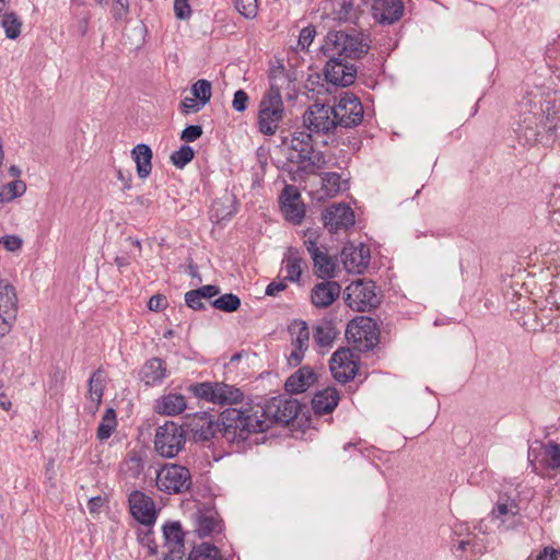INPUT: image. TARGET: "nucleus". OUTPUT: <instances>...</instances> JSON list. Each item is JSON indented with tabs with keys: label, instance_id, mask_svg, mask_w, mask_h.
<instances>
[{
	"label": "nucleus",
	"instance_id": "34",
	"mask_svg": "<svg viewBox=\"0 0 560 560\" xmlns=\"http://www.w3.org/2000/svg\"><path fill=\"white\" fill-rule=\"evenodd\" d=\"M220 550L209 542L195 546L188 556V560H220Z\"/></svg>",
	"mask_w": 560,
	"mask_h": 560
},
{
	"label": "nucleus",
	"instance_id": "37",
	"mask_svg": "<svg viewBox=\"0 0 560 560\" xmlns=\"http://www.w3.org/2000/svg\"><path fill=\"white\" fill-rule=\"evenodd\" d=\"M210 305L225 313H233L241 306V299L233 293H225L213 300Z\"/></svg>",
	"mask_w": 560,
	"mask_h": 560
},
{
	"label": "nucleus",
	"instance_id": "16",
	"mask_svg": "<svg viewBox=\"0 0 560 560\" xmlns=\"http://www.w3.org/2000/svg\"><path fill=\"white\" fill-rule=\"evenodd\" d=\"M544 109V142H552L560 133V97L541 95Z\"/></svg>",
	"mask_w": 560,
	"mask_h": 560
},
{
	"label": "nucleus",
	"instance_id": "44",
	"mask_svg": "<svg viewBox=\"0 0 560 560\" xmlns=\"http://www.w3.org/2000/svg\"><path fill=\"white\" fill-rule=\"evenodd\" d=\"M195 156V152L191 147L184 144L178 150L171 154V162L177 167H185Z\"/></svg>",
	"mask_w": 560,
	"mask_h": 560
},
{
	"label": "nucleus",
	"instance_id": "42",
	"mask_svg": "<svg viewBox=\"0 0 560 560\" xmlns=\"http://www.w3.org/2000/svg\"><path fill=\"white\" fill-rule=\"evenodd\" d=\"M460 528L464 529L463 527ZM466 529H468V527ZM455 535L458 537V539L453 538L452 541L454 546L457 544L458 550L464 551L467 549V547H471L474 551L480 552L482 550V545L477 541L476 535H474L471 532L467 530V534L464 538H460L464 536L463 530L455 532Z\"/></svg>",
	"mask_w": 560,
	"mask_h": 560
},
{
	"label": "nucleus",
	"instance_id": "64",
	"mask_svg": "<svg viewBox=\"0 0 560 560\" xmlns=\"http://www.w3.org/2000/svg\"><path fill=\"white\" fill-rule=\"evenodd\" d=\"M559 551L552 547H545L536 560H557Z\"/></svg>",
	"mask_w": 560,
	"mask_h": 560
},
{
	"label": "nucleus",
	"instance_id": "41",
	"mask_svg": "<svg viewBox=\"0 0 560 560\" xmlns=\"http://www.w3.org/2000/svg\"><path fill=\"white\" fill-rule=\"evenodd\" d=\"M335 9V19L339 22H352L357 19V10L351 0H339Z\"/></svg>",
	"mask_w": 560,
	"mask_h": 560
},
{
	"label": "nucleus",
	"instance_id": "59",
	"mask_svg": "<svg viewBox=\"0 0 560 560\" xmlns=\"http://www.w3.org/2000/svg\"><path fill=\"white\" fill-rule=\"evenodd\" d=\"M217 514V511L212 508L205 509L198 516V525H218V521L215 518Z\"/></svg>",
	"mask_w": 560,
	"mask_h": 560
},
{
	"label": "nucleus",
	"instance_id": "20",
	"mask_svg": "<svg viewBox=\"0 0 560 560\" xmlns=\"http://www.w3.org/2000/svg\"><path fill=\"white\" fill-rule=\"evenodd\" d=\"M340 293L341 285L337 281L326 279L313 287L311 300L316 307L324 308L331 305L339 298Z\"/></svg>",
	"mask_w": 560,
	"mask_h": 560
},
{
	"label": "nucleus",
	"instance_id": "31",
	"mask_svg": "<svg viewBox=\"0 0 560 560\" xmlns=\"http://www.w3.org/2000/svg\"><path fill=\"white\" fill-rule=\"evenodd\" d=\"M337 334L338 331L330 319H323L314 327V340L319 347H329Z\"/></svg>",
	"mask_w": 560,
	"mask_h": 560
},
{
	"label": "nucleus",
	"instance_id": "51",
	"mask_svg": "<svg viewBox=\"0 0 560 560\" xmlns=\"http://www.w3.org/2000/svg\"><path fill=\"white\" fill-rule=\"evenodd\" d=\"M301 194L299 189L293 185H285L280 196L282 206H284V203L299 202Z\"/></svg>",
	"mask_w": 560,
	"mask_h": 560
},
{
	"label": "nucleus",
	"instance_id": "32",
	"mask_svg": "<svg viewBox=\"0 0 560 560\" xmlns=\"http://www.w3.org/2000/svg\"><path fill=\"white\" fill-rule=\"evenodd\" d=\"M285 269L287 279L295 282L299 281L302 275L303 258L301 257L300 250L294 247H289L285 254Z\"/></svg>",
	"mask_w": 560,
	"mask_h": 560
},
{
	"label": "nucleus",
	"instance_id": "48",
	"mask_svg": "<svg viewBox=\"0 0 560 560\" xmlns=\"http://www.w3.org/2000/svg\"><path fill=\"white\" fill-rule=\"evenodd\" d=\"M235 9L246 19H254L258 12V0H234Z\"/></svg>",
	"mask_w": 560,
	"mask_h": 560
},
{
	"label": "nucleus",
	"instance_id": "6",
	"mask_svg": "<svg viewBox=\"0 0 560 560\" xmlns=\"http://www.w3.org/2000/svg\"><path fill=\"white\" fill-rule=\"evenodd\" d=\"M376 289L372 280H354L345 289V302L355 312L371 311L381 303Z\"/></svg>",
	"mask_w": 560,
	"mask_h": 560
},
{
	"label": "nucleus",
	"instance_id": "17",
	"mask_svg": "<svg viewBox=\"0 0 560 560\" xmlns=\"http://www.w3.org/2000/svg\"><path fill=\"white\" fill-rule=\"evenodd\" d=\"M185 533L183 527H160V538L163 541V560H182L185 556Z\"/></svg>",
	"mask_w": 560,
	"mask_h": 560
},
{
	"label": "nucleus",
	"instance_id": "14",
	"mask_svg": "<svg viewBox=\"0 0 560 560\" xmlns=\"http://www.w3.org/2000/svg\"><path fill=\"white\" fill-rule=\"evenodd\" d=\"M129 510L140 525H153L156 508L153 499L140 490H132L128 497Z\"/></svg>",
	"mask_w": 560,
	"mask_h": 560
},
{
	"label": "nucleus",
	"instance_id": "4",
	"mask_svg": "<svg viewBox=\"0 0 560 560\" xmlns=\"http://www.w3.org/2000/svg\"><path fill=\"white\" fill-rule=\"evenodd\" d=\"M282 144L296 152V156L289 160L300 164V170L307 174H315L318 170L325 167L327 163L325 154L314 149L311 131H294L290 136L282 138Z\"/></svg>",
	"mask_w": 560,
	"mask_h": 560
},
{
	"label": "nucleus",
	"instance_id": "18",
	"mask_svg": "<svg viewBox=\"0 0 560 560\" xmlns=\"http://www.w3.org/2000/svg\"><path fill=\"white\" fill-rule=\"evenodd\" d=\"M322 219L325 228L330 233H336L340 229H348L355 222L352 209L343 203L334 205L327 208L323 212Z\"/></svg>",
	"mask_w": 560,
	"mask_h": 560
},
{
	"label": "nucleus",
	"instance_id": "39",
	"mask_svg": "<svg viewBox=\"0 0 560 560\" xmlns=\"http://www.w3.org/2000/svg\"><path fill=\"white\" fill-rule=\"evenodd\" d=\"M544 464L547 468L557 470L560 467V445L553 441L544 445Z\"/></svg>",
	"mask_w": 560,
	"mask_h": 560
},
{
	"label": "nucleus",
	"instance_id": "24",
	"mask_svg": "<svg viewBox=\"0 0 560 560\" xmlns=\"http://www.w3.org/2000/svg\"><path fill=\"white\" fill-rule=\"evenodd\" d=\"M187 408V401L184 395L177 393H168L162 395L155 400V412L164 416H177Z\"/></svg>",
	"mask_w": 560,
	"mask_h": 560
},
{
	"label": "nucleus",
	"instance_id": "29",
	"mask_svg": "<svg viewBox=\"0 0 560 560\" xmlns=\"http://www.w3.org/2000/svg\"><path fill=\"white\" fill-rule=\"evenodd\" d=\"M313 265L314 272L318 278L323 280L335 278L337 268L336 259L327 253L322 252L320 254H314Z\"/></svg>",
	"mask_w": 560,
	"mask_h": 560
},
{
	"label": "nucleus",
	"instance_id": "13",
	"mask_svg": "<svg viewBox=\"0 0 560 560\" xmlns=\"http://www.w3.org/2000/svg\"><path fill=\"white\" fill-rule=\"evenodd\" d=\"M19 300L15 288L5 282L0 291V336H7L18 318Z\"/></svg>",
	"mask_w": 560,
	"mask_h": 560
},
{
	"label": "nucleus",
	"instance_id": "63",
	"mask_svg": "<svg viewBox=\"0 0 560 560\" xmlns=\"http://www.w3.org/2000/svg\"><path fill=\"white\" fill-rule=\"evenodd\" d=\"M287 288V284L284 281H272L269 283L266 288V294L269 296H276L279 292L283 291Z\"/></svg>",
	"mask_w": 560,
	"mask_h": 560
},
{
	"label": "nucleus",
	"instance_id": "30",
	"mask_svg": "<svg viewBox=\"0 0 560 560\" xmlns=\"http://www.w3.org/2000/svg\"><path fill=\"white\" fill-rule=\"evenodd\" d=\"M215 404L233 405L243 400V392L232 385L215 382Z\"/></svg>",
	"mask_w": 560,
	"mask_h": 560
},
{
	"label": "nucleus",
	"instance_id": "40",
	"mask_svg": "<svg viewBox=\"0 0 560 560\" xmlns=\"http://www.w3.org/2000/svg\"><path fill=\"white\" fill-rule=\"evenodd\" d=\"M215 382L191 384L189 390L197 397L215 404Z\"/></svg>",
	"mask_w": 560,
	"mask_h": 560
},
{
	"label": "nucleus",
	"instance_id": "12",
	"mask_svg": "<svg viewBox=\"0 0 560 560\" xmlns=\"http://www.w3.org/2000/svg\"><path fill=\"white\" fill-rule=\"evenodd\" d=\"M349 339L359 343L361 350L369 351L377 346L380 341V330L376 322L368 316H358L352 319L346 329Z\"/></svg>",
	"mask_w": 560,
	"mask_h": 560
},
{
	"label": "nucleus",
	"instance_id": "2",
	"mask_svg": "<svg viewBox=\"0 0 560 560\" xmlns=\"http://www.w3.org/2000/svg\"><path fill=\"white\" fill-rule=\"evenodd\" d=\"M369 49V44L360 33L329 31L322 46V51L328 57L323 70L326 82L335 88L353 84L358 70L346 59H360Z\"/></svg>",
	"mask_w": 560,
	"mask_h": 560
},
{
	"label": "nucleus",
	"instance_id": "36",
	"mask_svg": "<svg viewBox=\"0 0 560 560\" xmlns=\"http://www.w3.org/2000/svg\"><path fill=\"white\" fill-rule=\"evenodd\" d=\"M322 189L326 197L332 198L341 191V176L338 173H324L322 176Z\"/></svg>",
	"mask_w": 560,
	"mask_h": 560
},
{
	"label": "nucleus",
	"instance_id": "56",
	"mask_svg": "<svg viewBox=\"0 0 560 560\" xmlns=\"http://www.w3.org/2000/svg\"><path fill=\"white\" fill-rule=\"evenodd\" d=\"M1 243L8 252L14 253L22 248L23 240L18 235H5L1 237Z\"/></svg>",
	"mask_w": 560,
	"mask_h": 560
},
{
	"label": "nucleus",
	"instance_id": "60",
	"mask_svg": "<svg viewBox=\"0 0 560 560\" xmlns=\"http://www.w3.org/2000/svg\"><path fill=\"white\" fill-rule=\"evenodd\" d=\"M167 306V299L163 294H155L150 298L148 302V308L153 312H160L165 310Z\"/></svg>",
	"mask_w": 560,
	"mask_h": 560
},
{
	"label": "nucleus",
	"instance_id": "21",
	"mask_svg": "<svg viewBox=\"0 0 560 560\" xmlns=\"http://www.w3.org/2000/svg\"><path fill=\"white\" fill-rule=\"evenodd\" d=\"M317 381V375L311 366L304 365L288 377L284 388L290 394L306 392Z\"/></svg>",
	"mask_w": 560,
	"mask_h": 560
},
{
	"label": "nucleus",
	"instance_id": "7",
	"mask_svg": "<svg viewBox=\"0 0 560 560\" xmlns=\"http://www.w3.org/2000/svg\"><path fill=\"white\" fill-rule=\"evenodd\" d=\"M186 436L184 425L166 421L156 429L154 448L162 457L173 458L184 448Z\"/></svg>",
	"mask_w": 560,
	"mask_h": 560
},
{
	"label": "nucleus",
	"instance_id": "43",
	"mask_svg": "<svg viewBox=\"0 0 560 560\" xmlns=\"http://www.w3.org/2000/svg\"><path fill=\"white\" fill-rule=\"evenodd\" d=\"M281 209L285 219L293 224H300L305 217L304 205L300 201L294 203H284V206H281Z\"/></svg>",
	"mask_w": 560,
	"mask_h": 560
},
{
	"label": "nucleus",
	"instance_id": "1",
	"mask_svg": "<svg viewBox=\"0 0 560 560\" xmlns=\"http://www.w3.org/2000/svg\"><path fill=\"white\" fill-rule=\"evenodd\" d=\"M301 407L298 399L280 395L264 405L228 408L222 411L224 439L240 443L250 434L266 432L275 423L288 425L298 417Z\"/></svg>",
	"mask_w": 560,
	"mask_h": 560
},
{
	"label": "nucleus",
	"instance_id": "22",
	"mask_svg": "<svg viewBox=\"0 0 560 560\" xmlns=\"http://www.w3.org/2000/svg\"><path fill=\"white\" fill-rule=\"evenodd\" d=\"M144 466V456L140 452L131 451L120 463L119 471L127 485L135 486V481L143 476Z\"/></svg>",
	"mask_w": 560,
	"mask_h": 560
},
{
	"label": "nucleus",
	"instance_id": "26",
	"mask_svg": "<svg viewBox=\"0 0 560 560\" xmlns=\"http://www.w3.org/2000/svg\"><path fill=\"white\" fill-rule=\"evenodd\" d=\"M166 375V363L160 358H152L144 363L140 371V377L145 385L161 383Z\"/></svg>",
	"mask_w": 560,
	"mask_h": 560
},
{
	"label": "nucleus",
	"instance_id": "54",
	"mask_svg": "<svg viewBox=\"0 0 560 560\" xmlns=\"http://www.w3.org/2000/svg\"><path fill=\"white\" fill-rule=\"evenodd\" d=\"M185 303L194 311H201L206 308V304L199 294L196 295L195 289L185 293Z\"/></svg>",
	"mask_w": 560,
	"mask_h": 560
},
{
	"label": "nucleus",
	"instance_id": "15",
	"mask_svg": "<svg viewBox=\"0 0 560 560\" xmlns=\"http://www.w3.org/2000/svg\"><path fill=\"white\" fill-rule=\"evenodd\" d=\"M329 368L334 378L341 384L353 380L359 369L352 351L348 348H340L332 354Z\"/></svg>",
	"mask_w": 560,
	"mask_h": 560
},
{
	"label": "nucleus",
	"instance_id": "53",
	"mask_svg": "<svg viewBox=\"0 0 560 560\" xmlns=\"http://www.w3.org/2000/svg\"><path fill=\"white\" fill-rule=\"evenodd\" d=\"M248 104V95L244 90H237L234 93V97L232 101V107L237 113H243L246 110Z\"/></svg>",
	"mask_w": 560,
	"mask_h": 560
},
{
	"label": "nucleus",
	"instance_id": "45",
	"mask_svg": "<svg viewBox=\"0 0 560 560\" xmlns=\"http://www.w3.org/2000/svg\"><path fill=\"white\" fill-rule=\"evenodd\" d=\"M191 93L196 100L206 105L211 98V83L208 80L200 79L191 86Z\"/></svg>",
	"mask_w": 560,
	"mask_h": 560
},
{
	"label": "nucleus",
	"instance_id": "47",
	"mask_svg": "<svg viewBox=\"0 0 560 560\" xmlns=\"http://www.w3.org/2000/svg\"><path fill=\"white\" fill-rule=\"evenodd\" d=\"M269 80H270V88L272 89L273 85H276L281 93V88L290 82L289 74L285 73V69L283 65H278L277 67H272L269 71Z\"/></svg>",
	"mask_w": 560,
	"mask_h": 560
},
{
	"label": "nucleus",
	"instance_id": "46",
	"mask_svg": "<svg viewBox=\"0 0 560 560\" xmlns=\"http://www.w3.org/2000/svg\"><path fill=\"white\" fill-rule=\"evenodd\" d=\"M138 538L151 555L158 553L160 545L155 541L153 527H139Z\"/></svg>",
	"mask_w": 560,
	"mask_h": 560
},
{
	"label": "nucleus",
	"instance_id": "5",
	"mask_svg": "<svg viewBox=\"0 0 560 560\" xmlns=\"http://www.w3.org/2000/svg\"><path fill=\"white\" fill-rule=\"evenodd\" d=\"M284 114V105L276 85L269 89L259 104L258 129L265 136H273Z\"/></svg>",
	"mask_w": 560,
	"mask_h": 560
},
{
	"label": "nucleus",
	"instance_id": "25",
	"mask_svg": "<svg viewBox=\"0 0 560 560\" xmlns=\"http://www.w3.org/2000/svg\"><path fill=\"white\" fill-rule=\"evenodd\" d=\"M404 3L401 0H376L375 16L382 24H393L404 14Z\"/></svg>",
	"mask_w": 560,
	"mask_h": 560
},
{
	"label": "nucleus",
	"instance_id": "52",
	"mask_svg": "<svg viewBox=\"0 0 560 560\" xmlns=\"http://www.w3.org/2000/svg\"><path fill=\"white\" fill-rule=\"evenodd\" d=\"M202 127L199 125H189L180 133V140L194 142L202 136Z\"/></svg>",
	"mask_w": 560,
	"mask_h": 560
},
{
	"label": "nucleus",
	"instance_id": "19",
	"mask_svg": "<svg viewBox=\"0 0 560 560\" xmlns=\"http://www.w3.org/2000/svg\"><path fill=\"white\" fill-rule=\"evenodd\" d=\"M370 249L363 244L354 245L348 243L341 250V260L345 268L350 272H361L370 264Z\"/></svg>",
	"mask_w": 560,
	"mask_h": 560
},
{
	"label": "nucleus",
	"instance_id": "11",
	"mask_svg": "<svg viewBox=\"0 0 560 560\" xmlns=\"http://www.w3.org/2000/svg\"><path fill=\"white\" fill-rule=\"evenodd\" d=\"M340 132L342 129L354 128L361 124L364 110L360 98L348 91L339 94L337 103L332 106Z\"/></svg>",
	"mask_w": 560,
	"mask_h": 560
},
{
	"label": "nucleus",
	"instance_id": "62",
	"mask_svg": "<svg viewBox=\"0 0 560 560\" xmlns=\"http://www.w3.org/2000/svg\"><path fill=\"white\" fill-rule=\"evenodd\" d=\"M196 295L199 294L200 298L203 299H212L220 293V288L214 284L202 285L198 289H195Z\"/></svg>",
	"mask_w": 560,
	"mask_h": 560
},
{
	"label": "nucleus",
	"instance_id": "38",
	"mask_svg": "<svg viewBox=\"0 0 560 560\" xmlns=\"http://www.w3.org/2000/svg\"><path fill=\"white\" fill-rule=\"evenodd\" d=\"M1 25L5 32V36L15 39L21 34L22 22L14 12H3Z\"/></svg>",
	"mask_w": 560,
	"mask_h": 560
},
{
	"label": "nucleus",
	"instance_id": "10",
	"mask_svg": "<svg viewBox=\"0 0 560 560\" xmlns=\"http://www.w3.org/2000/svg\"><path fill=\"white\" fill-rule=\"evenodd\" d=\"M182 425H184L186 434L191 433L195 442L210 441L218 431L224 438L222 412L218 419L207 411L186 415Z\"/></svg>",
	"mask_w": 560,
	"mask_h": 560
},
{
	"label": "nucleus",
	"instance_id": "23",
	"mask_svg": "<svg viewBox=\"0 0 560 560\" xmlns=\"http://www.w3.org/2000/svg\"><path fill=\"white\" fill-rule=\"evenodd\" d=\"M340 400L339 392L335 387H327L315 393L312 399V408L315 415L331 413Z\"/></svg>",
	"mask_w": 560,
	"mask_h": 560
},
{
	"label": "nucleus",
	"instance_id": "33",
	"mask_svg": "<svg viewBox=\"0 0 560 560\" xmlns=\"http://www.w3.org/2000/svg\"><path fill=\"white\" fill-rule=\"evenodd\" d=\"M105 372L102 368H98L90 377L89 381V394L92 401L97 406L102 401L104 392Z\"/></svg>",
	"mask_w": 560,
	"mask_h": 560
},
{
	"label": "nucleus",
	"instance_id": "55",
	"mask_svg": "<svg viewBox=\"0 0 560 560\" xmlns=\"http://www.w3.org/2000/svg\"><path fill=\"white\" fill-rule=\"evenodd\" d=\"M205 105L195 97H185L180 103V110L183 114H190L199 112Z\"/></svg>",
	"mask_w": 560,
	"mask_h": 560
},
{
	"label": "nucleus",
	"instance_id": "50",
	"mask_svg": "<svg viewBox=\"0 0 560 560\" xmlns=\"http://www.w3.org/2000/svg\"><path fill=\"white\" fill-rule=\"evenodd\" d=\"M129 0H113L112 14L116 21L124 20L129 13Z\"/></svg>",
	"mask_w": 560,
	"mask_h": 560
},
{
	"label": "nucleus",
	"instance_id": "8",
	"mask_svg": "<svg viewBox=\"0 0 560 560\" xmlns=\"http://www.w3.org/2000/svg\"><path fill=\"white\" fill-rule=\"evenodd\" d=\"M332 106L315 102L303 114V125L312 133L338 135V127Z\"/></svg>",
	"mask_w": 560,
	"mask_h": 560
},
{
	"label": "nucleus",
	"instance_id": "49",
	"mask_svg": "<svg viewBox=\"0 0 560 560\" xmlns=\"http://www.w3.org/2000/svg\"><path fill=\"white\" fill-rule=\"evenodd\" d=\"M299 329L296 331V338L293 340V345L296 348L307 350L310 341V330L306 322L300 320L298 323Z\"/></svg>",
	"mask_w": 560,
	"mask_h": 560
},
{
	"label": "nucleus",
	"instance_id": "61",
	"mask_svg": "<svg viewBox=\"0 0 560 560\" xmlns=\"http://www.w3.org/2000/svg\"><path fill=\"white\" fill-rule=\"evenodd\" d=\"M5 188L11 192V196L15 199L21 197L26 191V185L23 180L16 179L4 185Z\"/></svg>",
	"mask_w": 560,
	"mask_h": 560
},
{
	"label": "nucleus",
	"instance_id": "3",
	"mask_svg": "<svg viewBox=\"0 0 560 560\" xmlns=\"http://www.w3.org/2000/svg\"><path fill=\"white\" fill-rule=\"evenodd\" d=\"M520 115L515 132L523 144L544 142V109L541 108V95L525 98L520 104Z\"/></svg>",
	"mask_w": 560,
	"mask_h": 560
},
{
	"label": "nucleus",
	"instance_id": "9",
	"mask_svg": "<svg viewBox=\"0 0 560 560\" xmlns=\"http://www.w3.org/2000/svg\"><path fill=\"white\" fill-rule=\"evenodd\" d=\"M192 478L189 469L178 464H165L156 475V487L168 494L185 493L190 490Z\"/></svg>",
	"mask_w": 560,
	"mask_h": 560
},
{
	"label": "nucleus",
	"instance_id": "28",
	"mask_svg": "<svg viewBox=\"0 0 560 560\" xmlns=\"http://www.w3.org/2000/svg\"><path fill=\"white\" fill-rule=\"evenodd\" d=\"M518 513V503L508 495H500L498 502L495 503L491 512L493 518L500 520L502 523L510 521Z\"/></svg>",
	"mask_w": 560,
	"mask_h": 560
},
{
	"label": "nucleus",
	"instance_id": "27",
	"mask_svg": "<svg viewBox=\"0 0 560 560\" xmlns=\"http://www.w3.org/2000/svg\"><path fill=\"white\" fill-rule=\"evenodd\" d=\"M152 150L148 144L139 143L131 150V156L136 163L137 174L140 178H147L152 170Z\"/></svg>",
	"mask_w": 560,
	"mask_h": 560
},
{
	"label": "nucleus",
	"instance_id": "35",
	"mask_svg": "<svg viewBox=\"0 0 560 560\" xmlns=\"http://www.w3.org/2000/svg\"><path fill=\"white\" fill-rule=\"evenodd\" d=\"M116 425L117 420L115 410L113 408H108L103 415L102 421L98 424L96 432L97 439L101 441L107 440L115 431Z\"/></svg>",
	"mask_w": 560,
	"mask_h": 560
},
{
	"label": "nucleus",
	"instance_id": "58",
	"mask_svg": "<svg viewBox=\"0 0 560 560\" xmlns=\"http://www.w3.org/2000/svg\"><path fill=\"white\" fill-rule=\"evenodd\" d=\"M174 12L177 19L185 20L190 16L191 10L188 0H174Z\"/></svg>",
	"mask_w": 560,
	"mask_h": 560
},
{
	"label": "nucleus",
	"instance_id": "57",
	"mask_svg": "<svg viewBox=\"0 0 560 560\" xmlns=\"http://www.w3.org/2000/svg\"><path fill=\"white\" fill-rule=\"evenodd\" d=\"M315 34L316 30L314 26L304 27L299 36V46H301L302 49L307 48L312 44Z\"/></svg>",
	"mask_w": 560,
	"mask_h": 560
}]
</instances>
